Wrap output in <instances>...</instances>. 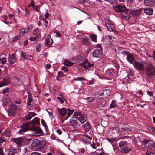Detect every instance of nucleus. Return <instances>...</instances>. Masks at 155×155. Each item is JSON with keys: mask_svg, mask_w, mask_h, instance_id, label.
<instances>
[{"mask_svg": "<svg viewBox=\"0 0 155 155\" xmlns=\"http://www.w3.org/2000/svg\"><path fill=\"white\" fill-rule=\"evenodd\" d=\"M30 130L32 132L33 135L35 136H39L41 135L42 132L41 130L38 126H33L30 123H25L21 127L19 130V134H23V133L28 130Z\"/></svg>", "mask_w": 155, "mask_h": 155, "instance_id": "f257e3e1", "label": "nucleus"}, {"mask_svg": "<svg viewBox=\"0 0 155 155\" xmlns=\"http://www.w3.org/2000/svg\"><path fill=\"white\" fill-rule=\"evenodd\" d=\"M46 144V142L45 140L40 141L38 139H35L32 142L31 148L33 151H40L45 148Z\"/></svg>", "mask_w": 155, "mask_h": 155, "instance_id": "f03ea898", "label": "nucleus"}, {"mask_svg": "<svg viewBox=\"0 0 155 155\" xmlns=\"http://www.w3.org/2000/svg\"><path fill=\"white\" fill-rule=\"evenodd\" d=\"M72 60L76 63H79L80 65L84 68H88L94 65L93 64L90 63L87 60L84 59L83 57L80 55H78L73 58Z\"/></svg>", "mask_w": 155, "mask_h": 155, "instance_id": "7ed1b4c3", "label": "nucleus"}, {"mask_svg": "<svg viewBox=\"0 0 155 155\" xmlns=\"http://www.w3.org/2000/svg\"><path fill=\"white\" fill-rule=\"evenodd\" d=\"M145 74L147 77L155 75V67L152 65H148L145 69Z\"/></svg>", "mask_w": 155, "mask_h": 155, "instance_id": "20e7f679", "label": "nucleus"}, {"mask_svg": "<svg viewBox=\"0 0 155 155\" xmlns=\"http://www.w3.org/2000/svg\"><path fill=\"white\" fill-rule=\"evenodd\" d=\"M110 94V91L109 89H105L100 91L97 92L95 94L94 96L97 98L100 96H103L104 98L107 97Z\"/></svg>", "mask_w": 155, "mask_h": 155, "instance_id": "39448f33", "label": "nucleus"}, {"mask_svg": "<svg viewBox=\"0 0 155 155\" xmlns=\"http://www.w3.org/2000/svg\"><path fill=\"white\" fill-rule=\"evenodd\" d=\"M73 116H75L81 123H84L87 120V118L85 115L80 114L76 112L74 113Z\"/></svg>", "mask_w": 155, "mask_h": 155, "instance_id": "423d86ee", "label": "nucleus"}, {"mask_svg": "<svg viewBox=\"0 0 155 155\" xmlns=\"http://www.w3.org/2000/svg\"><path fill=\"white\" fill-rule=\"evenodd\" d=\"M31 140V138L26 139L24 138L19 137L15 138L14 141L17 145H21L24 143V144L28 143L30 142Z\"/></svg>", "mask_w": 155, "mask_h": 155, "instance_id": "0eeeda50", "label": "nucleus"}, {"mask_svg": "<svg viewBox=\"0 0 155 155\" xmlns=\"http://www.w3.org/2000/svg\"><path fill=\"white\" fill-rule=\"evenodd\" d=\"M69 123L70 125L72 126L75 129L78 128L80 126L78 124L76 117L75 116H73L72 118L70 119Z\"/></svg>", "mask_w": 155, "mask_h": 155, "instance_id": "6e6552de", "label": "nucleus"}, {"mask_svg": "<svg viewBox=\"0 0 155 155\" xmlns=\"http://www.w3.org/2000/svg\"><path fill=\"white\" fill-rule=\"evenodd\" d=\"M73 81H75L74 84L77 87H81L83 84V83L82 81H86L87 80L85 78L82 77H79L77 78L74 79Z\"/></svg>", "mask_w": 155, "mask_h": 155, "instance_id": "1a4fd4ad", "label": "nucleus"}, {"mask_svg": "<svg viewBox=\"0 0 155 155\" xmlns=\"http://www.w3.org/2000/svg\"><path fill=\"white\" fill-rule=\"evenodd\" d=\"M8 108L9 114L12 115L15 114L17 109V106L14 103L10 104Z\"/></svg>", "mask_w": 155, "mask_h": 155, "instance_id": "9d476101", "label": "nucleus"}, {"mask_svg": "<svg viewBox=\"0 0 155 155\" xmlns=\"http://www.w3.org/2000/svg\"><path fill=\"white\" fill-rule=\"evenodd\" d=\"M133 65L136 69L142 71L144 70L145 67L144 65L140 62H135L133 63Z\"/></svg>", "mask_w": 155, "mask_h": 155, "instance_id": "9b49d317", "label": "nucleus"}, {"mask_svg": "<svg viewBox=\"0 0 155 155\" xmlns=\"http://www.w3.org/2000/svg\"><path fill=\"white\" fill-rule=\"evenodd\" d=\"M103 52L101 50L99 49H96L94 50L92 52V55L96 58H101L102 57Z\"/></svg>", "mask_w": 155, "mask_h": 155, "instance_id": "f8f14e48", "label": "nucleus"}, {"mask_svg": "<svg viewBox=\"0 0 155 155\" xmlns=\"http://www.w3.org/2000/svg\"><path fill=\"white\" fill-rule=\"evenodd\" d=\"M114 9L117 12H121L122 13L124 11L126 10V7L124 5L121 4L116 5L114 7Z\"/></svg>", "mask_w": 155, "mask_h": 155, "instance_id": "ddd939ff", "label": "nucleus"}, {"mask_svg": "<svg viewBox=\"0 0 155 155\" xmlns=\"http://www.w3.org/2000/svg\"><path fill=\"white\" fill-rule=\"evenodd\" d=\"M10 81L8 77L3 78L2 80L0 82V87L8 85L10 83Z\"/></svg>", "mask_w": 155, "mask_h": 155, "instance_id": "4468645a", "label": "nucleus"}, {"mask_svg": "<svg viewBox=\"0 0 155 155\" xmlns=\"http://www.w3.org/2000/svg\"><path fill=\"white\" fill-rule=\"evenodd\" d=\"M122 127L123 131H126L128 133H130L132 132V129L127 124H122V125L120 126Z\"/></svg>", "mask_w": 155, "mask_h": 155, "instance_id": "2eb2a0df", "label": "nucleus"}, {"mask_svg": "<svg viewBox=\"0 0 155 155\" xmlns=\"http://www.w3.org/2000/svg\"><path fill=\"white\" fill-rule=\"evenodd\" d=\"M143 9L140 8L139 9H134L130 11V13L132 15L135 16H139L142 11Z\"/></svg>", "mask_w": 155, "mask_h": 155, "instance_id": "dca6fc26", "label": "nucleus"}, {"mask_svg": "<svg viewBox=\"0 0 155 155\" xmlns=\"http://www.w3.org/2000/svg\"><path fill=\"white\" fill-rule=\"evenodd\" d=\"M16 59V58L14 54H9L8 60L10 64H13L15 62Z\"/></svg>", "mask_w": 155, "mask_h": 155, "instance_id": "f3484780", "label": "nucleus"}, {"mask_svg": "<svg viewBox=\"0 0 155 155\" xmlns=\"http://www.w3.org/2000/svg\"><path fill=\"white\" fill-rule=\"evenodd\" d=\"M116 71L113 68H111L107 70L106 71V74L108 76H112L115 74Z\"/></svg>", "mask_w": 155, "mask_h": 155, "instance_id": "a211bd4d", "label": "nucleus"}, {"mask_svg": "<svg viewBox=\"0 0 155 155\" xmlns=\"http://www.w3.org/2000/svg\"><path fill=\"white\" fill-rule=\"evenodd\" d=\"M144 2L146 5L151 7H153L155 5L154 0H144Z\"/></svg>", "mask_w": 155, "mask_h": 155, "instance_id": "6ab92c4d", "label": "nucleus"}, {"mask_svg": "<svg viewBox=\"0 0 155 155\" xmlns=\"http://www.w3.org/2000/svg\"><path fill=\"white\" fill-rule=\"evenodd\" d=\"M57 111L61 116H64L67 113V109L65 108H58Z\"/></svg>", "mask_w": 155, "mask_h": 155, "instance_id": "aec40b11", "label": "nucleus"}, {"mask_svg": "<svg viewBox=\"0 0 155 155\" xmlns=\"http://www.w3.org/2000/svg\"><path fill=\"white\" fill-rule=\"evenodd\" d=\"M103 45L105 48H108L112 47L113 45L110 41L107 39H104L103 43Z\"/></svg>", "mask_w": 155, "mask_h": 155, "instance_id": "412c9836", "label": "nucleus"}, {"mask_svg": "<svg viewBox=\"0 0 155 155\" xmlns=\"http://www.w3.org/2000/svg\"><path fill=\"white\" fill-rule=\"evenodd\" d=\"M106 139L112 144V146L115 144L119 140V139L117 137L111 138H106Z\"/></svg>", "mask_w": 155, "mask_h": 155, "instance_id": "4be33fe9", "label": "nucleus"}, {"mask_svg": "<svg viewBox=\"0 0 155 155\" xmlns=\"http://www.w3.org/2000/svg\"><path fill=\"white\" fill-rule=\"evenodd\" d=\"M6 152L8 155H14L16 152V150L12 148H8L6 150Z\"/></svg>", "mask_w": 155, "mask_h": 155, "instance_id": "5701e85b", "label": "nucleus"}, {"mask_svg": "<svg viewBox=\"0 0 155 155\" xmlns=\"http://www.w3.org/2000/svg\"><path fill=\"white\" fill-rule=\"evenodd\" d=\"M131 150L132 148L131 147L126 146L123 147L121 150V151L122 153H127Z\"/></svg>", "mask_w": 155, "mask_h": 155, "instance_id": "b1692460", "label": "nucleus"}, {"mask_svg": "<svg viewBox=\"0 0 155 155\" xmlns=\"http://www.w3.org/2000/svg\"><path fill=\"white\" fill-rule=\"evenodd\" d=\"M36 115L35 113L33 112H29L28 113L27 115L24 118V120H29L31 119L32 117Z\"/></svg>", "mask_w": 155, "mask_h": 155, "instance_id": "393cba45", "label": "nucleus"}, {"mask_svg": "<svg viewBox=\"0 0 155 155\" xmlns=\"http://www.w3.org/2000/svg\"><path fill=\"white\" fill-rule=\"evenodd\" d=\"M144 12L149 15H151L153 13V9L150 8H145L144 9Z\"/></svg>", "mask_w": 155, "mask_h": 155, "instance_id": "a878e982", "label": "nucleus"}, {"mask_svg": "<svg viewBox=\"0 0 155 155\" xmlns=\"http://www.w3.org/2000/svg\"><path fill=\"white\" fill-rule=\"evenodd\" d=\"M81 41L84 44L88 45L90 44V42L89 41L88 38L86 36H84L81 38Z\"/></svg>", "mask_w": 155, "mask_h": 155, "instance_id": "bb28decb", "label": "nucleus"}, {"mask_svg": "<svg viewBox=\"0 0 155 155\" xmlns=\"http://www.w3.org/2000/svg\"><path fill=\"white\" fill-rule=\"evenodd\" d=\"M28 123H31L32 125L33 126H35V124H38L39 123V119L37 117H35L33 119L32 122H30Z\"/></svg>", "mask_w": 155, "mask_h": 155, "instance_id": "cd10ccee", "label": "nucleus"}, {"mask_svg": "<svg viewBox=\"0 0 155 155\" xmlns=\"http://www.w3.org/2000/svg\"><path fill=\"white\" fill-rule=\"evenodd\" d=\"M121 15L124 18H125L127 20H129L130 18V15L128 13L124 11L121 13Z\"/></svg>", "mask_w": 155, "mask_h": 155, "instance_id": "c85d7f7f", "label": "nucleus"}, {"mask_svg": "<svg viewBox=\"0 0 155 155\" xmlns=\"http://www.w3.org/2000/svg\"><path fill=\"white\" fill-rule=\"evenodd\" d=\"M126 59L130 64H133L134 63L133 61L134 59V56L133 55L131 54L128 55L126 58Z\"/></svg>", "mask_w": 155, "mask_h": 155, "instance_id": "c756f323", "label": "nucleus"}, {"mask_svg": "<svg viewBox=\"0 0 155 155\" xmlns=\"http://www.w3.org/2000/svg\"><path fill=\"white\" fill-rule=\"evenodd\" d=\"M67 110H68L67 111V116L66 117L64 120H63V121H64L65 120L68 119L70 117V116L74 112V110H71L68 108H67Z\"/></svg>", "mask_w": 155, "mask_h": 155, "instance_id": "7c9ffc66", "label": "nucleus"}, {"mask_svg": "<svg viewBox=\"0 0 155 155\" xmlns=\"http://www.w3.org/2000/svg\"><path fill=\"white\" fill-rule=\"evenodd\" d=\"M53 43V40L50 37L48 38L45 40V44L48 46H51Z\"/></svg>", "mask_w": 155, "mask_h": 155, "instance_id": "2f4dec72", "label": "nucleus"}, {"mask_svg": "<svg viewBox=\"0 0 155 155\" xmlns=\"http://www.w3.org/2000/svg\"><path fill=\"white\" fill-rule=\"evenodd\" d=\"M21 55L25 59L32 60L33 59V57L31 55L27 54H24L23 53H21Z\"/></svg>", "mask_w": 155, "mask_h": 155, "instance_id": "473e14b6", "label": "nucleus"}, {"mask_svg": "<svg viewBox=\"0 0 155 155\" xmlns=\"http://www.w3.org/2000/svg\"><path fill=\"white\" fill-rule=\"evenodd\" d=\"M84 128L86 131H89L91 129V126L89 122H87L84 124Z\"/></svg>", "mask_w": 155, "mask_h": 155, "instance_id": "72a5a7b5", "label": "nucleus"}, {"mask_svg": "<svg viewBox=\"0 0 155 155\" xmlns=\"http://www.w3.org/2000/svg\"><path fill=\"white\" fill-rule=\"evenodd\" d=\"M63 64L66 66H71L73 63L67 59H65L63 61Z\"/></svg>", "mask_w": 155, "mask_h": 155, "instance_id": "f704fd0d", "label": "nucleus"}, {"mask_svg": "<svg viewBox=\"0 0 155 155\" xmlns=\"http://www.w3.org/2000/svg\"><path fill=\"white\" fill-rule=\"evenodd\" d=\"M148 146L151 150H154L155 148V144L153 141H150L148 143Z\"/></svg>", "mask_w": 155, "mask_h": 155, "instance_id": "c9c22d12", "label": "nucleus"}, {"mask_svg": "<svg viewBox=\"0 0 155 155\" xmlns=\"http://www.w3.org/2000/svg\"><path fill=\"white\" fill-rule=\"evenodd\" d=\"M127 145V142L125 141H121L119 143V146L120 149Z\"/></svg>", "mask_w": 155, "mask_h": 155, "instance_id": "e433bc0d", "label": "nucleus"}, {"mask_svg": "<svg viewBox=\"0 0 155 155\" xmlns=\"http://www.w3.org/2000/svg\"><path fill=\"white\" fill-rule=\"evenodd\" d=\"M21 84V81H19L18 79L15 78L14 79V84L15 86L20 85Z\"/></svg>", "mask_w": 155, "mask_h": 155, "instance_id": "4c0bfd02", "label": "nucleus"}, {"mask_svg": "<svg viewBox=\"0 0 155 155\" xmlns=\"http://www.w3.org/2000/svg\"><path fill=\"white\" fill-rule=\"evenodd\" d=\"M121 125H122V124H120L115 127V130L117 132L123 131L122 127H120Z\"/></svg>", "mask_w": 155, "mask_h": 155, "instance_id": "58836bf2", "label": "nucleus"}, {"mask_svg": "<svg viewBox=\"0 0 155 155\" xmlns=\"http://www.w3.org/2000/svg\"><path fill=\"white\" fill-rule=\"evenodd\" d=\"M116 106L117 104L116 101L115 100H112L110 105V108H113L116 107Z\"/></svg>", "mask_w": 155, "mask_h": 155, "instance_id": "ea45409f", "label": "nucleus"}, {"mask_svg": "<svg viewBox=\"0 0 155 155\" xmlns=\"http://www.w3.org/2000/svg\"><path fill=\"white\" fill-rule=\"evenodd\" d=\"M32 101V98L31 95H28L27 102V104L28 106L30 105Z\"/></svg>", "mask_w": 155, "mask_h": 155, "instance_id": "a19ab883", "label": "nucleus"}, {"mask_svg": "<svg viewBox=\"0 0 155 155\" xmlns=\"http://www.w3.org/2000/svg\"><path fill=\"white\" fill-rule=\"evenodd\" d=\"M90 37L92 40L94 41H96L97 39V36L95 35L92 34L90 35Z\"/></svg>", "mask_w": 155, "mask_h": 155, "instance_id": "79ce46f5", "label": "nucleus"}, {"mask_svg": "<svg viewBox=\"0 0 155 155\" xmlns=\"http://www.w3.org/2000/svg\"><path fill=\"white\" fill-rule=\"evenodd\" d=\"M106 26L107 29L110 31H114V30L113 28L111 27L109 23H107L106 24Z\"/></svg>", "mask_w": 155, "mask_h": 155, "instance_id": "37998d69", "label": "nucleus"}, {"mask_svg": "<svg viewBox=\"0 0 155 155\" xmlns=\"http://www.w3.org/2000/svg\"><path fill=\"white\" fill-rule=\"evenodd\" d=\"M3 134L7 137L9 136L11 134L10 131L8 130H5Z\"/></svg>", "mask_w": 155, "mask_h": 155, "instance_id": "c03bdc74", "label": "nucleus"}, {"mask_svg": "<svg viewBox=\"0 0 155 155\" xmlns=\"http://www.w3.org/2000/svg\"><path fill=\"white\" fill-rule=\"evenodd\" d=\"M9 92V89L8 87H7L4 89L2 91L3 94H5L7 93H8Z\"/></svg>", "mask_w": 155, "mask_h": 155, "instance_id": "a18cd8bd", "label": "nucleus"}, {"mask_svg": "<svg viewBox=\"0 0 155 155\" xmlns=\"http://www.w3.org/2000/svg\"><path fill=\"white\" fill-rule=\"evenodd\" d=\"M27 32H28V31H26V29L24 28L21 29L19 34L20 35H22Z\"/></svg>", "mask_w": 155, "mask_h": 155, "instance_id": "49530a36", "label": "nucleus"}, {"mask_svg": "<svg viewBox=\"0 0 155 155\" xmlns=\"http://www.w3.org/2000/svg\"><path fill=\"white\" fill-rule=\"evenodd\" d=\"M84 100H86L88 102H92L94 101V98L92 97H87L86 98H85Z\"/></svg>", "mask_w": 155, "mask_h": 155, "instance_id": "de8ad7c7", "label": "nucleus"}, {"mask_svg": "<svg viewBox=\"0 0 155 155\" xmlns=\"http://www.w3.org/2000/svg\"><path fill=\"white\" fill-rule=\"evenodd\" d=\"M112 146L113 147V149L114 151L115 152L117 153V152L118 150L119 149L118 145H116L115 144L114 145H113V146Z\"/></svg>", "mask_w": 155, "mask_h": 155, "instance_id": "09e8293b", "label": "nucleus"}, {"mask_svg": "<svg viewBox=\"0 0 155 155\" xmlns=\"http://www.w3.org/2000/svg\"><path fill=\"white\" fill-rule=\"evenodd\" d=\"M19 37L18 36H16L14 37L12 39V42H14L16 41L17 40L19 39Z\"/></svg>", "mask_w": 155, "mask_h": 155, "instance_id": "8fccbe9b", "label": "nucleus"}, {"mask_svg": "<svg viewBox=\"0 0 155 155\" xmlns=\"http://www.w3.org/2000/svg\"><path fill=\"white\" fill-rule=\"evenodd\" d=\"M32 28V26L31 25H28L26 28V30L28 31V32L30 31Z\"/></svg>", "mask_w": 155, "mask_h": 155, "instance_id": "3c124183", "label": "nucleus"}, {"mask_svg": "<svg viewBox=\"0 0 155 155\" xmlns=\"http://www.w3.org/2000/svg\"><path fill=\"white\" fill-rule=\"evenodd\" d=\"M0 61L3 64H4L6 62V59L5 57H3L2 58H0Z\"/></svg>", "mask_w": 155, "mask_h": 155, "instance_id": "603ef678", "label": "nucleus"}, {"mask_svg": "<svg viewBox=\"0 0 155 155\" xmlns=\"http://www.w3.org/2000/svg\"><path fill=\"white\" fill-rule=\"evenodd\" d=\"M34 10L36 11L37 12H38L40 9V6L38 5H37L36 6L33 7Z\"/></svg>", "mask_w": 155, "mask_h": 155, "instance_id": "864d4df0", "label": "nucleus"}, {"mask_svg": "<svg viewBox=\"0 0 155 155\" xmlns=\"http://www.w3.org/2000/svg\"><path fill=\"white\" fill-rule=\"evenodd\" d=\"M82 90L81 89H78L77 91H75V92L76 93H79L80 92V94H81L82 92V94H84L85 93V90H82V91H81Z\"/></svg>", "mask_w": 155, "mask_h": 155, "instance_id": "5fc2aeb1", "label": "nucleus"}, {"mask_svg": "<svg viewBox=\"0 0 155 155\" xmlns=\"http://www.w3.org/2000/svg\"><path fill=\"white\" fill-rule=\"evenodd\" d=\"M89 82V84L90 85L93 84L95 81V80L94 78H92L91 80L89 81H88Z\"/></svg>", "mask_w": 155, "mask_h": 155, "instance_id": "6e6d98bb", "label": "nucleus"}, {"mask_svg": "<svg viewBox=\"0 0 155 155\" xmlns=\"http://www.w3.org/2000/svg\"><path fill=\"white\" fill-rule=\"evenodd\" d=\"M39 32V30L38 28L35 29L33 31V33L35 35H36Z\"/></svg>", "mask_w": 155, "mask_h": 155, "instance_id": "4d7b16f0", "label": "nucleus"}, {"mask_svg": "<svg viewBox=\"0 0 155 155\" xmlns=\"http://www.w3.org/2000/svg\"><path fill=\"white\" fill-rule=\"evenodd\" d=\"M149 142V140L146 139H144L141 141V142L145 145L147 144Z\"/></svg>", "mask_w": 155, "mask_h": 155, "instance_id": "13d9d810", "label": "nucleus"}, {"mask_svg": "<svg viewBox=\"0 0 155 155\" xmlns=\"http://www.w3.org/2000/svg\"><path fill=\"white\" fill-rule=\"evenodd\" d=\"M41 45H39L37 44L36 46V51L37 52H39L40 51V48Z\"/></svg>", "mask_w": 155, "mask_h": 155, "instance_id": "bf43d9fd", "label": "nucleus"}, {"mask_svg": "<svg viewBox=\"0 0 155 155\" xmlns=\"http://www.w3.org/2000/svg\"><path fill=\"white\" fill-rule=\"evenodd\" d=\"M87 150V149L86 148H82L81 149L80 152L81 153H85Z\"/></svg>", "mask_w": 155, "mask_h": 155, "instance_id": "052dcab7", "label": "nucleus"}, {"mask_svg": "<svg viewBox=\"0 0 155 155\" xmlns=\"http://www.w3.org/2000/svg\"><path fill=\"white\" fill-rule=\"evenodd\" d=\"M134 71L133 70H130V72L128 73L129 75L130 76H133L134 74Z\"/></svg>", "mask_w": 155, "mask_h": 155, "instance_id": "680f3d73", "label": "nucleus"}, {"mask_svg": "<svg viewBox=\"0 0 155 155\" xmlns=\"http://www.w3.org/2000/svg\"><path fill=\"white\" fill-rule=\"evenodd\" d=\"M5 140V139L2 137H0V145Z\"/></svg>", "mask_w": 155, "mask_h": 155, "instance_id": "e2e57ef3", "label": "nucleus"}, {"mask_svg": "<svg viewBox=\"0 0 155 155\" xmlns=\"http://www.w3.org/2000/svg\"><path fill=\"white\" fill-rule=\"evenodd\" d=\"M36 37H31L29 38V39L31 41H34L36 40Z\"/></svg>", "mask_w": 155, "mask_h": 155, "instance_id": "0e129e2a", "label": "nucleus"}, {"mask_svg": "<svg viewBox=\"0 0 155 155\" xmlns=\"http://www.w3.org/2000/svg\"><path fill=\"white\" fill-rule=\"evenodd\" d=\"M46 111L48 112L49 115L51 116V115L52 110L51 109H46Z\"/></svg>", "mask_w": 155, "mask_h": 155, "instance_id": "69168bd1", "label": "nucleus"}, {"mask_svg": "<svg viewBox=\"0 0 155 155\" xmlns=\"http://www.w3.org/2000/svg\"><path fill=\"white\" fill-rule=\"evenodd\" d=\"M154 128L152 127H149L148 128V130L151 132L153 133V132L154 131Z\"/></svg>", "mask_w": 155, "mask_h": 155, "instance_id": "338daca9", "label": "nucleus"}, {"mask_svg": "<svg viewBox=\"0 0 155 155\" xmlns=\"http://www.w3.org/2000/svg\"><path fill=\"white\" fill-rule=\"evenodd\" d=\"M57 98L58 100L60 101V102L61 104H62L64 103L63 100L62 98H61L60 97H58Z\"/></svg>", "mask_w": 155, "mask_h": 155, "instance_id": "774afa93", "label": "nucleus"}]
</instances>
